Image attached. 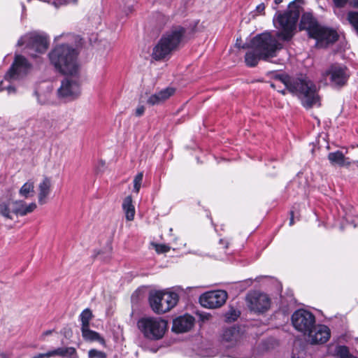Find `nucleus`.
Segmentation results:
<instances>
[{
  "label": "nucleus",
  "mask_w": 358,
  "mask_h": 358,
  "mask_svg": "<svg viewBox=\"0 0 358 358\" xmlns=\"http://www.w3.org/2000/svg\"><path fill=\"white\" fill-rule=\"evenodd\" d=\"M145 107L143 106H138L135 110V115L136 117H141L144 114Z\"/></svg>",
  "instance_id": "40"
},
{
  "label": "nucleus",
  "mask_w": 358,
  "mask_h": 358,
  "mask_svg": "<svg viewBox=\"0 0 358 358\" xmlns=\"http://www.w3.org/2000/svg\"><path fill=\"white\" fill-rule=\"evenodd\" d=\"M264 10H265V5L263 3L257 6L256 9H255L256 12L259 14L264 13Z\"/></svg>",
  "instance_id": "42"
},
{
  "label": "nucleus",
  "mask_w": 358,
  "mask_h": 358,
  "mask_svg": "<svg viewBox=\"0 0 358 358\" xmlns=\"http://www.w3.org/2000/svg\"><path fill=\"white\" fill-rule=\"evenodd\" d=\"M282 93L283 94H285V90H282Z\"/></svg>",
  "instance_id": "49"
},
{
  "label": "nucleus",
  "mask_w": 358,
  "mask_h": 358,
  "mask_svg": "<svg viewBox=\"0 0 358 358\" xmlns=\"http://www.w3.org/2000/svg\"><path fill=\"white\" fill-rule=\"evenodd\" d=\"M52 182L48 177L43 178L38 185V200L40 204H44L47 201V198L51 192Z\"/></svg>",
  "instance_id": "22"
},
{
  "label": "nucleus",
  "mask_w": 358,
  "mask_h": 358,
  "mask_svg": "<svg viewBox=\"0 0 358 358\" xmlns=\"http://www.w3.org/2000/svg\"><path fill=\"white\" fill-rule=\"evenodd\" d=\"M0 358H8L7 355L3 352H0Z\"/></svg>",
  "instance_id": "45"
},
{
  "label": "nucleus",
  "mask_w": 358,
  "mask_h": 358,
  "mask_svg": "<svg viewBox=\"0 0 358 358\" xmlns=\"http://www.w3.org/2000/svg\"><path fill=\"white\" fill-rule=\"evenodd\" d=\"M282 1V0H274V2L276 5L280 4Z\"/></svg>",
  "instance_id": "46"
},
{
  "label": "nucleus",
  "mask_w": 358,
  "mask_h": 358,
  "mask_svg": "<svg viewBox=\"0 0 358 358\" xmlns=\"http://www.w3.org/2000/svg\"><path fill=\"white\" fill-rule=\"evenodd\" d=\"M260 59H262L260 56V52H257L255 48H253L252 50L247 52L245 56V63L247 66L250 67L255 66Z\"/></svg>",
  "instance_id": "27"
},
{
  "label": "nucleus",
  "mask_w": 358,
  "mask_h": 358,
  "mask_svg": "<svg viewBox=\"0 0 358 358\" xmlns=\"http://www.w3.org/2000/svg\"><path fill=\"white\" fill-rule=\"evenodd\" d=\"M89 358H106V354L104 352L91 349L88 352Z\"/></svg>",
  "instance_id": "37"
},
{
  "label": "nucleus",
  "mask_w": 358,
  "mask_h": 358,
  "mask_svg": "<svg viewBox=\"0 0 358 358\" xmlns=\"http://www.w3.org/2000/svg\"><path fill=\"white\" fill-rule=\"evenodd\" d=\"M194 323V318L188 315L179 316L173 320L172 331L176 333H184L189 331Z\"/></svg>",
  "instance_id": "16"
},
{
  "label": "nucleus",
  "mask_w": 358,
  "mask_h": 358,
  "mask_svg": "<svg viewBox=\"0 0 358 358\" xmlns=\"http://www.w3.org/2000/svg\"><path fill=\"white\" fill-rule=\"evenodd\" d=\"M63 36H64V35H63V34H62V35L57 36V37H55V40H56V41H59V38H62V37H63Z\"/></svg>",
  "instance_id": "47"
},
{
  "label": "nucleus",
  "mask_w": 358,
  "mask_h": 358,
  "mask_svg": "<svg viewBox=\"0 0 358 358\" xmlns=\"http://www.w3.org/2000/svg\"><path fill=\"white\" fill-rule=\"evenodd\" d=\"M93 317L92 313L90 309L85 308L82 311L79 315V319L81 322V328L90 327V322Z\"/></svg>",
  "instance_id": "29"
},
{
  "label": "nucleus",
  "mask_w": 358,
  "mask_h": 358,
  "mask_svg": "<svg viewBox=\"0 0 358 358\" xmlns=\"http://www.w3.org/2000/svg\"><path fill=\"white\" fill-rule=\"evenodd\" d=\"M52 330L45 331L44 332L42 333L41 336V339L44 340L46 336L51 335L52 334Z\"/></svg>",
  "instance_id": "43"
},
{
  "label": "nucleus",
  "mask_w": 358,
  "mask_h": 358,
  "mask_svg": "<svg viewBox=\"0 0 358 358\" xmlns=\"http://www.w3.org/2000/svg\"><path fill=\"white\" fill-rule=\"evenodd\" d=\"M312 38H315L321 45H327L335 42L338 39V34L333 29L320 26Z\"/></svg>",
  "instance_id": "17"
},
{
  "label": "nucleus",
  "mask_w": 358,
  "mask_h": 358,
  "mask_svg": "<svg viewBox=\"0 0 358 358\" xmlns=\"http://www.w3.org/2000/svg\"><path fill=\"white\" fill-rule=\"evenodd\" d=\"M137 327L144 338L150 341H158L164 337L168 323L161 317H143L138 320Z\"/></svg>",
  "instance_id": "6"
},
{
  "label": "nucleus",
  "mask_w": 358,
  "mask_h": 358,
  "mask_svg": "<svg viewBox=\"0 0 358 358\" xmlns=\"http://www.w3.org/2000/svg\"><path fill=\"white\" fill-rule=\"evenodd\" d=\"M19 194L25 199L32 197L34 195V184L31 180L26 182L20 189Z\"/></svg>",
  "instance_id": "28"
},
{
  "label": "nucleus",
  "mask_w": 358,
  "mask_h": 358,
  "mask_svg": "<svg viewBox=\"0 0 358 358\" xmlns=\"http://www.w3.org/2000/svg\"><path fill=\"white\" fill-rule=\"evenodd\" d=\"M238 317V314L235 310H232L227 314V320H235Z\"/></svg>",
  "instance_id": "39"
},
{
  "label": "nucleus",
  "mask_w": 358,
  "mask_h": 358,
  "mask_svg": "<svg viewBox=\"0 0 358 358\" xmlns=\"http://www.w3.org/2000/svg\"><path fill=\"white\" fill-rule=\"evenodd\" d=\"M51 350L45 352V353H40L36 356H34L32 358H50L52 357Z\"/></svg>",
  "instance_id": "41"
},
{
  "label": "nucleus",
  "mask_w": 358,
  "mask_h": 358,
  "mask_svg": "<svg viewBox=\"0 0 358 358\" xmlns=\"http://www.w3.org/2000/svg\"><path fill=\"white\" fill-rule=\"evenodd\" d=\"M246 301L249 308L255 313H263L270 307L268 296L258 292L249 293L246 296Z\"/></svg>",
  "instance_id": "14"
},
{
  "label": "nucleus",
  "mask_w": 358,
  "mask_h": 358,
  "mask_svg": "<svg viewBox=\"0 0 358 358\" xmlns=\"http://www.w3.org/2000/svg\"><path fill=\"white\" fill-rule=\"evenodd\" d=\"M185 30L183 27H174L166 31L154 48L152 57L156 60L165 58L182 42Z\"/></svg>",
  "instance_id": "4"
},
{
  "label": "nucleus",
  "mask_w": 358,
  "mask_h": 358,
  "mask_svg": "<svg viewBox=\"0 0 358 358\" xmlns=\"http://www.w3.org/2000/svg\"><path fill=\"white\" fill-rule=\"evenodd\" d=\"M0 213L5 217L13 219L12 208L10 207V201L8 203H2L0 204Z\"/></svg>",
  "instance_id": "31"
},
{
  "label": "nucleus",
  "mask_w": 358,
  "mask_h": 358,
  "mask_svg": "<svg viewBox=\"0 0 358 358\" xmlns=\"http://www.w3.org/2000/svg\"><path fill=\"white\" fill-rule=\"evenodd\" d=\"M6 90L8 94H14L15 92V90L13 87H12L10 84L6 85L3 81L0 83V92Z\"/></svg>",
  "instance_id": "38"
},
{
  "label": "nucleus",
  "mask_w": 358,
  "mask_h": 358,
  "mask_svg": "<svg viewBox=\"0 0 358 358\" xmlns=\"http://www.w3.org/2000/svg\"><path fill=\"white\" fill-rule=\"evenodd\" d=\"M292 94L296 95L306 108L319 107L320 98L316 85L307 78H290L284 75L277 76Z\"/></svg>",
  "instance_id": "1"
},
{
  "label": "nucleus",
  "mask_w": 358,
  "mask_h": 358,
  "mask_svg": "<svg viewBox=\"0 0 358 358\" xmlns=\"http://www.w3.org/2000/svg\"><path fill=\"white\" fill-rule=\"evenodd\" d=\"M122 207L127 220L132 221L135 216V207L131 196H127L124 199Z\"/></svg>",
  "instance_id": "24"
},
{
  "label": "nucleus",
  "mask_w": 358,
  "mask_h": 358,
  "mask_svg": "<svg viewBox=\"0 0 358 358\" xmlns=\"http://www.w3.org/2000/svg\"><path fill=\"white\" fill-rule=\"evenodd\" d=\"M324 76L329 80L331 86L340 88L347 83L350 73L345 66L334 64L325 71Z\"/></svg>",
  "instance_id": "10"
},
{
  "label": "nucleus",
  "mask_w": 358,
  "mask_h": 358,
  "mask_svg": "<svg viewBox=\"0 0 358 358\" xmlns=\"http://www.w3.org/2000/svg\"><path fill=\"white\" fill-rule=\"evenodd\" d=\"M300 13L298 9L288 10L284 13L278 11L273 17V24L278 30L276 36L280 41H290L296 29Z\"/></svg>",
  "instance_id": "3"
},
{
  "label": "nucleus",
  "mask_w": 358,
  "mask_h": 358,
  "mask_svg": "<svg viewBox=\"0 0 358 358\" xmlns=\"http://www.w3.org/2000/svg\"><path fill=\"white\" fill-rule=\"evenodd\" d=\"M82 336L86 341L94 342L97 341L103 346H106V341L101 335L93 330H91L89 327L80 328Z\"/></svg>",
  "instance_id": "23"
},
{
  "label": "nucleus",
  "mask_w": 358,
  "mask_h": 358,
  "mask_svg": "<svg viewBox=\"0 0 358 358\" xmlns=\"http://www.w3.org/2000/svg\"><path fill=\"white\" fill-rule=\"evenodd\" d=\"M278 36L271 32H264L256 36L252 41V48L258 52L262 60L268 61L277 55L282 48V44L277 39Z\"/></svg>",
  "instance_id": "5"
},
{
  "label": "nucleus",
  "mask_w": 358,
  "mask_h": 358,
  "mask_svg": "<svg viewBox=\"0 0 358 358\" xmlns=\"http://www.w3.org/2000/svg\"><path fill=\"white\" fill-rule=\"evenodd\" d=\"M336 356L340 358H357L356 356L351 354L348 348L345 345H338L335 349Z\"/></svg>",
  "instance_id": "30"
},
{
  "label": "nucleus",
  "mask_w": 358,
  "mask_h": 358,
  "mask_svg": "<svg viewBox=\"0 0 358 358\" xmlns=\"http://www.w3.org/2000/svg\"><path fill=\"white\" fill-rule=\"evenodd\" d=\"M24 8H25V6H24V5L22 4V9L24 10Z\"/></svg>",
  "instance_id": "48"
},
{
  "label": "nucleus",
  "mask_w": 358,
  "mask_h": 358,
  "mask_svg": "<svg viewBox=\"0 0 358 358\" xmlns=\"http://www.w3.org/2000/svg\"><path fill=\"white\" fill-rule=\"evenodd\" d=\"M174 93L175 89L173 87H166L151 94L148 97L147 103L151 106L162 104L173 96Z\"/></svg>",
  "instance_id": "19"
},
{
  "label": "nucleus",
  "mask_w": 358,
  "mask_h": 358,
  "mask_svg": "<svg viewBox=\"0 0 358 358\" xmlns=\"http://www.w3.org/2000/svg\"><path fill=\"white\" fill-rule=\"evenodd\" d=\"M152 245L158 254L166 253L171 249L170 246L166 244L152 243Z\"/></svg>",
  "instance_id": "36"
},
{
  "label": "nucleus",
  "mask_w": 358,
  "mask_h": 358,
  "mask_svg": "<svg viewBox=\"0 0 358 358\" xmlns=\"http://www.w3.org/2000/svg\"><path fill=\"white\" fill-rule=\"evenodd\" d=\"M333 1L338 8H343L349 3L351 6L358 8V0H333Z\"/></svg>",
  "instance_id": "33"
},
{
  "label": "nucleus",
  "mask_w": 358,
  "mask_h": 358,
  "mask_svg": "<svg viewBox=\"0 0 358 358\" xmlns=\"http://www.w3.org/2000/svg\"><path fill=\"white\" fill-rule=\"evenodd\" d=\"M179 299L174 292L156 291L149 296V303L152 310L158 314L165 313L173 308Z\"/></svg>",
  "instance_id": "8"
},
{
  "label": "nucleus",
  "mask_w": 358,
  "mask_h": 358,
  "mask_svg": "<svg viewBox=\"0 0 358 358\" xmlns=\"http://www.w3.org/2000/svg\"><path fill=\"white\" fill-rule=\"evenodd\" d=\"M320 26L312 13H306L303 14L299 27L301 29L307 30L310 37L314 35Z\"/></svg>",
  "instance_id": "20"
},
{
  "label": "nucleus",
  "mask_w": 358,
  "mask_h": 358,
  "mask_svg": "<svg viewBox=\"0 0 358 358\" xmlns=\"http://www.w3.org/2000/svg\"><path fill=\"white\" fill-rule=\"evenodd\" d=\"M293 224H294V213L292 211L291 212V217H290V220H289V225L292 226Z\"/></svg>",
  "instance_id": "44"
},
{
  "label": "nucleus",
  "mask_w": 358,
  "mask_h": 358,
  "mask_svg": "<svg viewBox=\"0 0 358 358\" xmlns=\"http://www.w3.org/2000/svg\"><path fill=\"white\" fill-rule=\"evenodd\" d=\"M227 299V293L224 290L210 291L199 297L200 304L207 308H217L222 306Z\"/></svg>",
  "instance_id": "13"
},
{
  "label": "nucleus",
  "mask_w": 358,
  "mask_h": 358,
  "mask_svg": "<svg viewBox=\"0 0 358 358\" xmlns=\"http://www.w3.org/2000/svg\"><path fill=\"white\" fill-rule=\"evenodd\" d=\"M18 47L24 46L26 52L32 57H36L37 54L44 53L48 48V41L46 36L36 31L24 34L17 41Z\"/></svg>",
  "instance_id": "7"
},
{
  "label": "nucleus",
  "mask_w": 358,
  "mask_h": 358,
  "mask_svg": "<svg viewBox=\"0 0 358 358\" xmlns=\"http://www.w3.org/2000/svg\"><path fill=\"white\" fill-rule=\"evenodd\" d=\"M292 322L297 331L306 334L314 327L315 318L312 313L299 309L292 314Z\"/></svg>",
  "instance_id": "12"
},
{
  "label": "nucleus",
  "mask_w": 358,
  "mask_h": 358,
  "mask_svg": "<svg viewBox=\"0 0 358 358\" xmlns=\"http://www.w3.org/2000/svg\"><path fill=\"white\" fill-rule=\"evenodd\" d=\"M241 338L240 331L235 327L225 329L222 335V341L227 348L235 345Z\"/></svg>",
  "instance_id": "21"
},
{
  "label": "nucleus",
  "mask_w": 358,
  "mask_h": 358,
  "mask_svg": "<svg viewBox=\"0 0 358 358\" xmlns=\"http://www.w3.org/2000/svg\"><path fill=\"white\" fill-rule=\"evenodd\" d=\"M347 20L354 29L358 33V12L350 11L348 13Z\"/></svg>",
  "instance_id": "32"
},
{
  "label": "nucleus",
  "mask_w": 358,
  "mask_h": 358,
  "mask_svg": "<svg viewBox=\"0 0 358 358\" xmlns=\"http://www.w3.org/2000/svg\"><path fill=\"white\" fill-rule=\"evenodd\" d=\"M328 159L332 165L343 166L349 164V163H345V157L341 151L329 152L328 155Z\"/></svg>",
  "instance_id": "26"
},
{
  "label": "nucleus",
  "mask_w": 358,
  "mask_h": 358,
  "mask_svg": "<svg viewBox=\"0 0 358 358\" xmlns=\"http://www.w3.org/2000/svg\"><path fill=\"white\" fill-rule=\"evenodd\" d=\"M10 207L13 214L20 216H24L32 213L36 208V204L31 202L27 204L22 200L10 201Z\"/></svg>",
  "instance_id": "18"
},
{
  "label": "nucleus",
  "mask_w": 358,
  "mask_h": 358,
  "mask_svg": "<svg viewBox=\"0 0 358 358\" xmlns=\"http://www.w3.org/2000/svg\"><path fill=\"white\" fill-rule=\"evenodd\" d=\"M308 341L311 344H322L330 338V329L323 324H314V327L307 334Z\"/></svg>",
  "instance_id": "15"
},
{
  "label": "nucleus",
  "mask_w": 358,
  "mask_h": 358,
  "mask_svg": "<svg viewBox=\"0 0 358 358\" xmlns=\"http://www.w3.org/2000/svg\"><path fill=\"white\" fill-rule=\"evenodd\" d=\"M35 94L37 97L38 102L41 104H47L50 103V92H45L39 94L36 92Z\"/></svg>",
  "instance_id": "35"
},
{
  "label": "nucleus",
  "mask_w": 358,
  "mask_h": 358,
  "mask_svg": "<svg viewBox=\"0 0 358 358\" xmlns=\"http://www.w3.org/2000/svg\"><path fill=\"white\" fill-rule=\"evenodd\" d=\"M51 64L55 69L66 76L79 73L76 50L69 45L56 46L48 55Z\"/></svg>",
  "instance_id": "2"
},
{
  "label": "nucleus",
  "mask_w": 358,
  "mask_h": 358,
  "mask_svg": "<svg viewBox=\"0 0 358 358\" xmlns=\"http://www.w3.org/2000/svg\"><path fill=\"white\" fill-rule=\"evenodd\" d=\"M31 70V65L22 55H15V60L5 75L4 79L8 83L20 80Z\"/></svg>",
  "instance_id": "11"
},
{
  "label": "nucleus",
  "mask_w": 358,
  "mask_h": 358,
  "mask_svg": "<svg viewBox=\"0 0 358 358\" xmlns=\"http://www.w3.org/2000/svg\"><path fill=\"white\" fill-rule=\"evenodd\" d=\"M68 76L62 81L61 86L57 90L58 98L64 101L74 100L81 92L79 73Z\"/></svg>",
  "instance_id": "9"
},
{
  "label": "nucleus",
  "mask_w": 358,
  "mask_h": 358,
  "mask_svg": "<svg viewBox=\"0 0 358 358\" xmlns=\"http://www.w3.org/2000/svg\"><path fill=\"white\" fill-rule=\"evenodd\" d=\"M143 172L138 173L134 179V191L136 193H138L141 187V184L143 182Z\"/></svg>",
  "instance_id": "34"
},
{
  "label": "nucleus",
  "mask_w": 358,
  "mask_h": 358,
  "mask_svg": "<svg viewBox=\"0 0 358 358\" xmlns=\"http://www.w3.org/2000/svg\"><path fill=\"white\" fill-rule=\"evenodd\" d=\"M52 357L78 358L76 350L73 347H61L51 350Z\"/></svg>",
  "instance_id": "25"
}]
</instances>
